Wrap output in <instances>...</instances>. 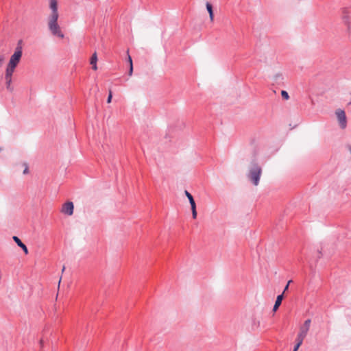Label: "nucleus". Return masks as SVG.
<instances>
[{
  "mask_svg": "<svg viewBox=\"0 0 351 351\" xmlns=\"http://www.w3.org/2000/svg\"><path fill=\"white\" fill-rule=\"evenodd\" d=\"M335 114L337 117L340 128L341 129H345L347 126V120L345 111L341 109H337L335 112Z\"/></svg>",
  "mask_w": 351,
  "mask_h": 351,
  "instance_id": "6",
  "label": "nucleus"
},
{
  "mask_svg": "<svg viewBox=\"0 0 351 351\" xmlns=\"http://www.w3.org/2000/svg\"><path fill=\"white\" fill-rule=\"evenodd\" d=\"M291 282H292V280H289V281H288V283H287V285H286V287H285L284 291H283V292H282V293H283V294H284V293H285L286 291H287V290H288L289 285V284H290Z\"/></svg>",
  "mask_w": 351,
  "mask_h": 351,
  "instance_id": "19",
  "label": "nucleus"
},
{
  "mask_svg": "<svg viewBox=\"0 0 351 351\" xmlns=\"http://www.w3.org/2000/svg\"><path fill=\"white\" fill-rule=\"evenodd\" d=\"M311 322V321L310 319H308L304 322L303 326L300 328V332L298 335L296 340L303 342L304 339L306 337L308 331L309 330Z\"/></svg>",
  "mask_w": 351,
  "mask_h": 351,
  "instance_id": "4",
  "label": "nucleus"
},
{
  "mask_svg": "<svg viewBox=\"0 0 351 351\" xmlns=\"http://www.w3.org/2000/svg\"><path fill=\"white\" fill-rule=\"evenodd\" d=\"M261 174V167L255 162H252L249 168L247 178L254 186L258 184Z\"/></svg>",
  "mask_w": 351,
  "mask_h": 351,
  "instance_id": "2",
  "label": "nucleus"
},
{
  "mask_svg": "<svg viewBox=\"0 0 351 351\" xmlns=\"http://www.w3.org/2000/svg\"><path fill=\"white\" fill-rule=\"evenodd\" d=\"M5 60V57L3 55L0 56V66L3 64V61Z\"/></svg>",
  "mask_w": 351,
  "mask_h": 351,
  "instance_id": "21",
  "label": "nucleus"
},
{
  "mask_svg": "<svg viewBox=\"0 0 351 351\" xmlns=\"http://www.w3.org/2000/svg\"><path fill=\"white\" fill-rule=\"evenodd\" d=\"M24 165L25 166V169L23 170V173L27 174L29 172V168H28V166L27 164H24Z\"/></svg>",
  "mask_w": 351,
  "mask_h": 351,
  "instance_id": "20",
  "label": "nucleus"
},
{
  "mask_svg": "<svg viewBox=\"0 0 351 351\" xmlns=\"http://www.w3.org/2000/svg\"><path fill=\"white\" fill-rule=\"evenodd\" d=\"M112 91L111 90H109V95H108V97L107 98V103H110L111 101H112Z\"/></svg>",
  "mask_w": 351,
  "mask_h": 351,
  "instance_id": "18",
  "label": "nucleus"
},
{
  "mask_svg": "<svg viewBox=\"0 0 351 351\" xmlns=\"http://www.w3.org/2000/svg\"><path fill=\"white\" fill-rule=\"evenodd\" d=\"M128 62L130 64V69H129L128 74H129L130 76H131L132 75V73H133V64H132V58L129 55L128 53Z\"/></svg>",
  "mask_w": 351,
  "mask_h": 351,
  "instance_id": "15",
  "label": "nucleus"
},
{
  "mask_svg": "<svg viewBox=\"0 0 351 351\" xmlns=\"http://www.w3.org/2000/svg\"><path fill=\"white\" fill-rule=\"evenodd\" d=\"M64 269H65V267H64V266H63L62 269V271L63 272V271H64Z\"/></svg>",
  "mask_w": 351,
  "mask_h": 351,
  "instance_id": "22",
  "label": "nucleus"
},
{
  "mask_svg": "<svg viewBox=\"0 0 351 351\" xmlns=\"http://www.w3.org/2000/svg\"><path fill=\"white\" fill-rule=\"evenodd\" d=\"M349 150L350 151L351 153V146H349Z\"/></svg>",
  "mask_w": 351,
  "mask_h": 351,
  "instance_id": "23",
  "label": "nucleus"
},
{
  "mask_svg": "<svg viewBox=\"0 0 351 351\" xmlns=\"http://www.w3.org/2000/svg\"><path fill=\"white\" fill-rule=\"evenodd\" d=\"M13 240L20 247L22 248L23 251L25 252V254H28V249L27 246L21 241V239L18 237L14 236Z\"/></svg>",
  "mask_w": 351,
  "mask_h": 351,
  "instance_id": "9",
  "label": "nucleus"
},
{
  "mask_svg": "<svg viewBox=\"0 0 351 351\" xmlns=\"http://www.w3.org/2000/svg\"><path fill=\"white\" fill-rule=\"evenodd\" d=\"M207 11L209 14V17L210 19V21H213L214 14H213V6L209 2H206V3Z\"/></svg>",
  "mask_w": 351,
  "mask_h": 351,
  "instance_id": "14",
  "label": "nucleus"
},
{
  "mask_svg": "<svg viewBox=\"0 0 351 351\" xmlns=\"http://www.w3.org/2000/svg\"><path fill=\"white\" fill-rule=\"evenodd\" d=\"M283 298H284L283 293L278 295L277 296L276 300L274 306L273 307V311H277V309L279 308V306H280V304L282 303V300Z\"/></svg>",
  "mask_w": 351,
  "mask_h": 351,
  "instance_id": "12",
  "label": "nucleus"
},
{
  "mask_svg": "<svg viewBox=\"0 0 351 351\" xmlns=\"http://www.w3.org/2000/svg\"><path fill=\"white\" fill-rule=\"evenodd\" d=\"M49 8L51 10V13L48 17V28L52 35L63 38L64 34L62 32L60 27L58 23L59 14L58 12L57 1L50 0Z\"/></svg>",
  "mask_w": 351,
  "mask_h": 351,
  "instance_id": "1",
  "label": "nucleus"
},
{
  "mask_svg": "<svg viewBox=\"0 0 351 351\" xmlns=\"http://www.w3.org/2000/svg\"><path fill=\"white\" fill-rule=\"evenodd\" d=\"M14 73V71L5 69V86H6V89L10 93H12L14 91V87L12 86V75H13Z\"/></svg>",
  "mask_w": 351,
  "mask_h": 351,
  "instance_id": "5",
  "label": "nucleus"
},
{
  "mask_svg": "<svg viewBox=\"0 0 351 351\" xmlns=\"http://www.w3.org/2000/svg\"><path fill=\"white\" fill-rule=\"evenodd\" d=\"M184 193H185L186 196L187 197V198L189 201V203L191 204V211H192V217L193 219H196L197 213V210H196V204L194 200V198H193V195L188 191L186 190L184 191Z\"/></svg>",
  "mask_w": 351,
  "mask_h": 351,
  "instance_id": "7",
  "label": "nucleus"
},
{
  "mask_svg": "<svg viewBox=\"0 0 351 351\" xmlns=\"http://www.w3.org/2000/svg\"><path fill=\"white\" fill-rule=\"evenodd\" d=\"M271 80L274 84H276L278 85H281L283 84L284 77L281 74L277 73L274 76L272 77Z\"/></svg>",
  "mask_w": 351,
  "mask_h": 351,
  "instance_id": "11",
  "label": "nucleus"
},
{
  "mask_svg": "<svg viewBox=\"0 0 351 351\" xmlns=\"http://www.w3.org/2000/svg\"><path fill=\"white\" fill-rule=\"evenodd\" d=\"M97 53L95 52L91 58H90V64L92 65V69L93 70H97Z\"/></svg>",
  "mask_w": 351,
  "mask_h": 351,
  "instance_id": "13",
  "label": "nucleus"
},
{
  "mask_svg": "<svg viewBox=\"0 0 351 351\" xmlns=\"http://www.w3.org/2000/svg\"><path fill=\"white\" fill-rule=\"evenodd\" d=\"M281 96L284 99L288 100L289 99V95L286 90L281 91Z\"/></svg>",
  "mask_w": 351,
  "mask_h": 351,
  "instance_id": "16",
  "label": "nucleus"
},
{
  "mask_svg": "<svg viewBox=\"0 0 351 351\" xmlns=\"http://www.w3.org/2000/svg\"><path fill=\"white\" fill-rule=\"evenodd\" d=\"M351 12V8H345L342 10V19L346 24L349 23L348 14Z\"/></svg>",
  "mask_w": 351,
  "mask_h": 351,
  "instance_id": "10",
  "label": "nucleus"
},
{
  "mask_svg": "<svg viewBox=\"0 0 351 351\" xmlns=\"http://www.w3.org/2000/svg\"><path fill=\"white\" fill-rule=\"evenodd\" d=\"M297 343L294 346V348H293V351H298V348H300V346L302 345V341H300L299 340H296Z\"/></svg>",
  "mask_w": 351,
  "mask_h": 351,
  "instance_id": "17",
  "label": "nucleus"
},
{
  "mask_svg": "<svg viewBox=\"0 0 351 351\" xmlns=\"http://www.w3.org/2000/svg\"><path fill=\"white\" fill-rule=\"evenodd\" d=\"M73 204L71 202L65 203L62 208V213L67 215H72L73 213Z\"/></svg>",
  "mask_w": 351,
  "mask_h": 351,
  "instance_id": "8",
  "label": "nucleus"
},
{
  "mask_svg": "<svg viewBox=\"0 0 351 351\" xmlns=\"http://www.w3.org/2000/svg\"><path fill=\"white\" fill-rule=\"evenodd\" d=\"M21 42L20 40L15 49L14 53L11 56L6 69L15 71L16 67L20 62L23 54L22 47L20 45Z\"/></svg>",
  "mask_w": 351,
  "mask_h": 351,
  "instance_id": "3",
  "label": "nucleus"
}]
</instances>
